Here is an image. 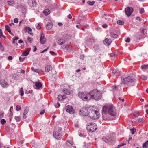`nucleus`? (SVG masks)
I'll return each mask as SVG.
<instances>
[{"instance_id":"obj_1","label":"nucleus","mask_w":148,"mask_h":148,"mask_svg":"<svg viewBox=\"0 0 148 148\" xmlns=\"http://www.w3.org/2000/svg\"><path fill=\"white\" fill-rule=\"evenodd\" d=\"M108 108L106 106H104L102 110V116L103 119H106V115L108 113L110 115L112 116H114L116 113V110L113 106H110L108 107Z\"/></svg>"},{"instance_id":"obj_2","label":"nucleus","mask_w":148,"mask_h":148,"mask_svg":"<svg viewBox=\"0 0 148 148\" xmlns=\"http://www.w3.org/2000/svg\"><path fill=\"white\" fill-rule=\"evenodd\" d=\"M89 100L91 99L96 100H100L102 97L101 92L97 89H93L89 92Z\"/></svg>"},{"instance_id":"obj_3","label":"nucleus","mask_w":148,"mask_h":148,"mask_svg":"<svg viewBox=\"0 0 148 148\" xmlns=\"http://www.w3.org/2000/svg\"><path fill=\"white\" fill-rule=\"evenodd\" d=\"M122 82L124 84H128L130 86H132L134 85L135 79L131 76H128L122 79Z\"/></svg>"},{"instance_id":"obj_4","label":"nucleus","mask_w":148,"mask_h":148,"mask_svg":"<svg viewBox=\"0 0 148 148\" xmlns=\"http://www.w3.org/2000/svg\"><path fill=\"white\" fill-rule=\"evenodd\" d=\"M78 95L84 101H88L89 100V92H79Z\"/></svg>"},{"instance_id":"obj_5","label":"nucleus","mask_w":148,"mask_h":148,"mask_svg":"<svg viewBox=\"0 0 148 148\" xmlns=\"http://www.w3.org/2000/svg\"><path fill=\"white\" fill-rule=\"evenodd\" d=\"M91 111L89 112L90 113L88 116L91 118L93 119H97L100 117V114L97 111L91 108Z\"/></svg>"},{"instance_id":"obj_6","label":"nucleus","mask_w":148,"mask_h":148,"mask_svg":"<svg viewBox=\"0 0 148 148\" xmlns=\"http://www.w3.org/2000/svg\"><path fill=\"white\" fill-rule=\"evenodd\" d=\"M91 108L89 107H85L82 108L79 110V114L81 115L89 116V112L91 111Z\"/></svg>"},{"instance_id":"obj_7","label":"nucleus","mask_w":148,"mask_h":148,"mask_svg":"<svg viewBox=\"0 0 148 148\" xmlns=\"http://www.w3.org/2000/svg\"><path fill=\"white\" fill-rule=\"evenodd\" d=\"M97 128V126L95 123H89L86 127V129L90 132H93L95 131Z\"/></svg>"},{"instance_id":"obj_8","label":"nucleus","mask_w":148,"mask_h":148,"mask_svg":"<svg viewBox=\"0 0 148 148\" xmlns=\"http://www.w3.org/2000/svg\"><path fill=\"white\" fill-rule=\"evenodd\" d=\"M125 13L127 16H130L133 11V9L131 7H127L125 10Z\"/></svg>"},{"instance_id":"obj_9","label":"nucleus","mask_w":148,"mask_h":148,"mask_svg":"<svg viewBox=\"0 0 148 148\" xmlns=\"http://www.w3.org/2000/svg\"><path fill=\"white\" fill-rule=\"evenodd\" d=\"M65 110L67 112L71 114H73L75 112V110L73 107L69 105H68L66 107Z\"/></svg>"},{"instance_id":"obj_10","label":"nucleus","mask_w":148,"mask_h":148,"mask_svg":"<svg viewBox=\"0 0 148 148\" xmlns=\"http://www.w3.org/2000/svg\"><path fill=\"white\" fill-rule=\"evenodd\" d=\"M112 88L114 94H115L119 93L121 89V86L119 85L113 86Z\"/></svg>"},{"instance_id":"obj_11","label":"nucleus","mask_w":148,"mask_h":148,"mask_svg":"<svg viewBox=\"0 0 148 148\" xmlns=\"http://www.w3.org/2000/svg\"><path fill=\"white\" fill-rule=\"evenodd\" d=\"M0 84L3 88H7L9 85L8 83L4 79H1L0 80Z\"/></svg>"},{"instance_id":"obj_12","label":"nucleus","mask_w":148,"mask_h":148,"mask_svg":"<svg viewBox=\"0 0 148 148\" xmlns=\"http://www.w3.org/2000/svg\"><path fill=\"white\" fill-rule=\"evenodd\" d=\"M53 27V24L51 21L50 20H49L48 23L46 25V28L48 30L51 29Z\"/></svg>"},{"instance_id":"obj_13","label":"nucleus","mask_w":148,"mask_h":148,"mask_svg":"<svg viewBox=\"0 0 148 148\" xmlns=\"http://www.w3.org/2000/svg\"><path fill=\"white\" fill-rule=\"evenodd\" d=\"M35 84V86H36L35 88L37 89H40L42 88V84L40 82H34Z\"/></svg>"},{"instance_id":"obj_14","label":"nucleus","mask_w":148,"mask_h":148,"mask_svg":"<svg viewBox=\"0 0 148 148\" xmlns=\"http://www.w3.org/2000/svg\"><path fill=\"white\" fill-rule=\"evenodd\" d=\"M112 42L111 40L110 39H109L106 38L103 41L104 44L108 46Z\"/></svg>"},{"instance_id":"obj_15","label":"nucleus","mask_w":148,"mask_h":148,"mask_svg":"<svg viewBox=\"0 0 148 148\" xmlns=\"http://www.w3.org/2000/svg\"><path fill=\"white\" fill-rule=\"evenodd\" d=\"M66 40L65 38H62L58 40L57 43L59 45H62L65 43Z\"/></svg>"},{"instance_id":"obj_16","label":"nucleus","mask_w":148,"mask_h":148,"mask_svg":"<svg viewBox=\"0 0 148 148\" xmlns=\"http://www.w3.org/2000/svg\"><path fill=\"white\" fill-rule=\"evenodd\" d=\"M54 136L57 139H60L62 137V136L58 132H55L53 133Z\"/></svg>"},{"instance_id":"obj_17","label":"nucleus","mask_w":148,"mask_h":148,"mask_svg":"<svg viewBox=\"0 0 148 148\" xmlns=\"http://www.w3.org/2000/svg\"><path fill=\"white\" fill-rule=\"evenodd\" d=\"M46 41V38L42 35H41L40 38V43L42 44H44Z\"/></svg>"},{"instance_id":"obj_18","label":"nucleus","mask_w":148,"mask_h":148,"mask_svg":"<svg viewBox=\"0 0 148 148\" xmlns=\"http://www.w3.org/2000/svg\"><path fill=\"white\" fill-rule=\"evenodd\" d=\"M35 0H29V4L31 7H33L36 5Z\"/></svg>"},{"instance_id":"obj_19","label":"nucleus","mask_w":148,"mask_h":148,"mask_svg":"<svg viewBox=\"0 0 148 148\" xmlns=\"http://www.w3.org/2000/svg\"><path fill=\"white\" fill-rule=\"evenodd\" d=\"M52 69V66L50 65H47L45 67V71L46 72H48Z\"/></svg>"},{"instance_id":"obj_20","label":"nucleus","mask_w":148,"mask_h":148,"mask_svg":"<svg viewBox=\"0 0 148 148\" xmlns=\"http://www.w3.org/2000/svg\"><path fill=\"white\" fill-rule=\"evenodd\" d=\"M30 49V48H28L25 51H24L22 54V56H26L28 55L29 53Z\"/></svg>"},{"instance_id":"obj_21","label":"nucleus","mask_w":148,"mask_h":148,"mask_svg":"<svg viewBox=\"0 0 148 148\" xmlns=\"http://www.w3.org/2000/svg\"><path fill=\"white\" fill-rule=\"evenodd\" d=\"M31 69L32 71L37 73H39L41 71V70L38 69H35L33 67H32Z\"/></svg>"},{"instance_id":"obj_22","label":"nucleus","mask_w":148,"mask_h":148,"mask_svg":"<svg viewBox=\"0 0 148 148\" xmlns=\"http://www.w3.org/2000/svg\"><path fill=\"white\" fill-rule=\"evenodd\" d=\"M28 112V109H25L24 111V113L23 114V117L24 119H25L27 117L26 115L27 114Z\"/></svg>"},{"instance_id":"obj_23","label":"nucleus","mask_w":148,"mask_h":148,"mask_svg":"<svg viewBox=\"0 0 148 148\" xmlns=\"http://www.w3.org/2000/svg\"><path fill=\"white\" fill-rule=\"evenodd\" d=\"M95 42V41L93 39H90L86 41V43L87 44H88V43L91 44L94 43Z\"/></svg>"},{"instance_id":"obj_24","label":"nucleus","mask_w":148,"mask_h":148,"mask_svg":"<svg viewBox=\"0 0 148 148\" xmlns=\"http://www.w3.org/2000/svg\"><path fill=\"white\" fill-rule=\"evenodd\" d=\"M43 12L46 15H47L50 13V11L49 9H47L45 10Z\"/></svg>"},{"instance_id":"obj_25","label":"nucleus","mask_w":148,"mask_h":148,"mask_svg":"<svg viewBox=\"0 0 148 148\" xmlns=\"http://www.w3.org/2000/svg\"><path fill=\"white\" fill-rule=\"evenodd\" d=\"M63 91L65 94H66L69 95L71 93V92L70 91V90L66 89H63Z\"/></svg>"},{"instance_id":"obj_26","label":"nucleus","mask_w":148,"mask_h":148,"mask_svg":"<svg viewBox=\"0 0 148 148\" xmlns=\"http://www.w3.org/2000/svg\"><path fill=\"white\" fill-rule=\"evenodd\" d=\"M5 28L6 30L9 32V33L12 35L11 33V29L9 26L8 25H6L5 26Z\"/></svg>"},{"instance_id":"obj_27","label":"nucleus","mask_w":148,"mask_h":148,"mask_svg":"<svg viewBox=\"0 0 148 148\" xmlns=\"http://www.w3.org/2000/svg\"><path fill=\"white\" fill-rule=\"evenodd\" d=\"M117 23L119 25H123L124 23V22L122 20H118L117 21Z\"/></svg>"},{"instance_id":"obj_28","label":"nucleus","mask_w":148,"mask_h":148,"mask_svg":"<svg viewBox=\"0 0 148 148\" xmlns=\"http://www.w3.org/2000/svg\"><path fill=\"white\" fill-rule=\"evenodd\" d=\"M110 36L114 38H116L118 37L117 35L116 34H115L112 33H110Z\"/></svg>"},{"instance_id":"obj_29","label":"nucleus","mask_w":148,"mask_h":148,"mask_svg":"<svg viewBox=\"0 0 148 148\" xmlns=\"http://www.w3.org/2000/svg\"><path fill=\"white\" fill-rule=\"evenodd\" d=\"M141 68L142 69H148V64H144L143 65L141 66Z\"/></svg>"},{"instance_id":"obj_30","label":"nucleus","mask_w":148,"mask_h":148,"mask_svg":"<svg viewBox=\"0 0 148 148\" xmlns=\"http://www.w3.org/2000/svg\"><path fill=\"white\" fill-rule=\"evenodd\" d=\"M8 3L10 6L13 5L14 4V1H8Z\"/></svg>"},{"instance_id":"obj_31","label":"nucleus","mask_w":148,"mask_h":148,"mask_svg":"<svg viewBox=\"0 0 148 148\" xmlns=\"http://www.w3.org/2000/svg\"><path fill=\"white\" fill-rule=\"evenodd\" d=\"M95 3V2L94 1H92V2L90 1H88L87 2L88 4L91 6L93 5Z\"/></svg>"},{"instance_id":"obj_32","label":"nucleus","mask_w":148,"mask_h":148,"mask_svg":"<svg viewBox=\"0 0 148 148\" xmlns=\"http://www.w3.org/2000/svg\"><path fill=\"white\" fill-rule=\"evenodd\" d=\"M147 77L144 75H142L141 76V78L144 80H146L147 79Z\"/></svg>"},{"instance_id":"obj_33","label":"nucleus","mask_w":148,"mask_h":148,"mask_svg":"<svg viewBox=\"0 0 148 148\" xmlns=\"http://www.w3.org/2000/svg\"><path fill=\"white\" fill-rule=\"evenodd\" d=\"M1 37L5 38V36L2 33V30L0 28V38H1Z\"/></svg>"},{"instance_id":"obj_34","label":"nucleus","mask_w":148,"mask_h":148,"mask_svg":"<svg viewBox=\"0 0 148 148\" xmlns=\"http://www.w3.org/2000/svg\"><path fill=\"white\" fill-rule=\"evenodd\" d=\"M111 57H112L111 59L112 60H114L115 59V58L116 57L117 55H116L115 54H113L111 55Z\"/></svg>"},{"instance_id":"obj_35","label":"nucleus","mask_w":148,"mask_h":148,"mask_svg":"<svg viewBox=\"0 0 148 148\" xmlns=\"http://www.w3.org/2000/svg\"><path fill=\"white\" fill-rule=\"evenodd\" d=\"M24 29L25 30H26V31L28 30L29 31H30V32H31L32 31V30L30 28L28 27H27V26L25 27Z\"/></svg>"},{"instance_id":"obj_36","label":"nucleus","mask_w":148,"mask_h":148,"mask_svg":"<svg viewBox=\"0 0 148 148\" xmlns=\"http://www.w3.org/2000/svg\"><path fill=\"white\" fill-rule=\"evenodd\" d=\"M20 92V95L21 96H23L24 95V91L23 90V88H21L19 90Z\"/></svg>"},{"instance_id":"obj_37","label":"nucleus","mask_w":148,"mask_h":148,"mask_svg":"<svg viewBox=\"0 0 148 148\" xmlns=\"http://www.w3.org/2000/svg\"><path fill=\"white\" fill-rule=\"evenodd\" d=\"M118 73V71L116 69H114L112 73L114 75H116V74Z\"/></svg>"},{"instance_id":"obj_38","label":"nucleus","mask_w":148,"mask_h":148,"mask_svg":"<svg viewBox=\"0 0 148 148\" xmlns=\"http://www.w3.org/2000/svg\"><path fill=\"white\" fill-rule=\"evenodd\" d=\"M64 96H62V95H59L58 97V100L59 101H60L62 100V99H63V98Z\"/></svg>"},{"instance_id":"obj_39","label":"nucleus","mask_w":148,"mask_h":148,"mask_svg":"<svg viewBox=\"0 0 148 148\" xmlns=\"http://www.w3.org/2000/svg\"><path fill=\"white\" fill-rule=\"evenodd\" d=\"M130 130L132 132V134H133L134 133L135 131H136L135 129L134 128L131 129Z\"/></svg>"},{"instance_id":"obj_40","label":"nucleus","mask_w":148,"mask_h":148,"mask_svg":"<svg viewBox=\"0 0 148 148\" xmlns=\"http://www.w3.org/2000/svg\"><path fill=\"white\" fill-rule=\"evenodd\" d=\"M102 139L106 143H108L109 142L108 140L105 138H103Z\"/></svg>"},{"instance_id":"obj_41","label":"nucleus","mask_w":148,"mask_h":148,"mask_svg":"<svg viewBox=\"0 0 148 148\" xmlns=\"http://www.w3.org/2000/svg\"><path fill=\"white\" fill-rule=\"evenodd\" d=\"M15 119L17 122H19L20 121V118L19 116H15Z\"/></svg>"},{"instance_id":"obj_42","label":"nucleus","mask_w":148,"mask_h":148,"mask_svg":"<svg viewBox=\"0 0 148 148\" xmlns=\"http://www.w3.org/2000/svg\"><path fill=\"white\" fill-rule=\"evenodd\" d=\"M1 123L2 125H4L6 123V121L5 119H3L1 120Z\"/></svg>"},{"instance_id":"obj_43","label":"nucleus","mask_w":148,"mask_h":148,"mask_svg":"<svg viewBox=\"0 0 148 148\" xmlns=\"http://www.w3.org/2000/svg\"><path fill=\"white\" fill-rule=\"evenodd\" d=\"M0 48L1 50L2 51H4V47L3 45H2L1 43L0 42Z\"/></svg>"},{"instance_id":"obj_44","label":"nucleus","mask_w":148,"mask_h":148,"mask_svg":"<svg viewBox=\"0 0 148 148\" xmlns=\"http://www.w3.org/2000/svg\"><path fill=\"white\" fill-rule=\"evenodd\" d=\"M147 32V30L146 29H143L142 30V33L144 35L146 34Z\"/></svg>"},{"instance_id":"obj_45","label":"nucleus","mask_w":148,"mask_h":148,"mask_svg":"<svg viewBox=\"0 0 148 148\" xmlns=\"http://www.w3.org/2000/svg\"><path fill=\"white\" fill-rule=\"evenodd\" d=\"M21 108V107L19 105H17L16 107V110L17 111H19Z\"/></svg>"},{"instance_id":"obj_46","label":"nucleus","mask_w":148,"mask_h":148,"mask_svg":"<svg viewBox=\"0 0 148 148\" xmlns=\"http://www.w3.org/2000/svg\"><path fill=\"white\" fill-rule=\"evenodd\" d=\"M93 48L95 50H97L99 48V46L97 45H95L94 47H93Z\"/></svg>"},{"instance_id":"obj_47","label":"nucleus","mask_w":148,"mask_h":148,"mask_svg":"<svg viewBox=\"0 0 148 148\" xmlns=\"http://www.w3.org/2000/svg\"><path fill=\"white\" fill-rule=\"evenodd\" d=\"M141 35V34H140L139 36H137L136 37L137 38L140 40L141 38H144V36L143 37L142 35H141V36H140V35Z\"/></svg>"},{"instance_id":"obj_48","label":"nucleus","mask_w":148,"mask_h":148,"mask_svg":"<svg viewBox=\"0 0 148 148\" xmlns=\"http://www.w3.org/2000/svg\"><path fill=\"white\" fill-rule=\"evenodd\" d=\"M143 120V118H139L138 119V121L139 123H142Z\"/></svg>"},{"instance_id":"obj_49","label":"nucleus","mask_w":148,"mask_h":148,"mask_svg":"<svg viewBox=\"0 0 148 148\" xmlns=\"http://www.w3.org/2000/svg\"><path fill=\"white\" fill-rule=\"evenodd\" d=\"M25 57L24 58H22L21 57L19 58V60L21 62H23L25 59Z\"/></svg>"},{"instance_id":"obj_50","label":"nucleus","mask_w":148,"mask_h":148,"mask_svg":"<svg viewBox=\"0 0 148 148\" xmlns=\"http://www.w3.org/2000/svg\"><path fill=\"white\" fill-rule=\"evenodd\" d=\"M140 13L141 14H143L144 12V11L143 8H141L140 10Z\"/></svg>"},{"instance_id":"obj_51","label":"nucleus","mask_w":148,"mask_h":148,"mask_svg":"<svg viewBox=\"0 0 148 148\" xmlns=\"http://www.w3.org/2000/svg\"><path fill=\"white\" fill-rule=\"evenodd\" d=\"M148 144V140H147L143 144V147H145Z\"/></svg>"},{"instance_id":"obj_52","label":"nucleus","mask_w":148,"mask_h":148,"mask_svg":"<svg viewBox=\"0 0 148 148\" xmlns=\"http://www.w3.org/2000/svg\"><path fill=\"white\" fill-rule=\"evenodd\" d=\"M50 53L52 55H57V54L56 53L53 51H50Z\"/></svg>"},{"instance_id":"obj_53","label":"nucleus","mask_w":148,"mask_h":148,"mask_svg":"<svg viewBox=\"0 0 148 148\" xmlns=\"http://www.w3.org/2000/svg\"><path fill=\"white\" fill-rule=\"evenodd\" d=\"M14 21L15 23H17L18 22V18H15L14 20Z\"/></svg>"},{"instance_id":"obj_54","label":"nucleus","mask_w":148,"mask_h":148,"mask_svg":"<svg viewBox=\"0 0 148 148\" xmlns=\"http://www.w3.org/2000/svg\"><path fill=\"white\" fill-rule=\"evenodd\" d=\"M130 40V38L128 37L127 38L126 40H125V41L127 42H129Z\"/></svg>"},{"instance_id":"obj_55","label":"nucleus","mask_w":148,"mask_h":148,"mask_svg":"<svg viewBox=\"0 0 148 148\" xmlns=\"http://www.w3.org/2000/svg\"><path fill=\"white\" fill-rule=\"evenodd\" d=\"M45 112V110H42V111H40V113L41 115H42L44 114Z\"/></svg>"},{"instance_id":"obj_56","label":"nucleus","mask_w":148,"mask_h":148,"mask_svg":"<svg viewBox=\"0 0 148 148\" xmlns=\"http://www.w3.org/2000/svg\"><path fill=\"white\" fill-rule=\"evenodd\" d=\"M125 144H125V143H121V144L120 145H118V147H117V148H119L120 147L124 145Z\"/></svg>"},{"instance_id":"obj_57","label":"nucleus","mask_w":148,"mask_h":148,"mask_svg":"<svg viewBox=\"0 0 148 148\" xmlns=\"http://www.w3.org/2000/svg\"><path fill=\"white\" fill-rule=\"evenodd\" d=\"M67 17L69 19H71L72 18V17L70 14H69L67 16Z\"/></svg>"},{"instance_id":"obj_58","label":"nucleus","mask_w":148,"mask_h":148,"mask_svg":"<svg viewBox=\"0 0 148 148\" xmlns=\"http://www.w3.org/2000/svg\"><path fill=\"white\" fill-rule=\"evenodd\" d=\"M102 26L104 28H106L108 27L107 25L106 24L103 25Z\"/></svg>"},{"instance_id":"obj_59","label":"nucleus","mask_w":148,"mask_h":148,"mask_svg":"<svg viewBox=\"0 0 148 148\" xmlns=\"http://www.w3.org/2000/svg\"><path fill=\"white\" fill-rule=\"evenodd\" d=\"M134 116L135 117H137L138 116V114L136 112H134Z\"/></svg>"},{"instance_id":"obj_60","label":"nucleus","mask_w":148,"mask_h":148,"mask_svg":"<svg viewBox=\"0 0 148 148\" xmlns=\"http://www.w3.org/2000/svg\"><path fill=\"white\" fill-rule=\"evenodd\" d=\"M33 47L34 49L33 50V51L35 52L37 50V48H36V47L35 46H33Z\"/></svg>"},{"instance_id":"obj_61","label":"nucleus","mask_w":148,"mask_h":148,"mask_svg":"<svg viewBox=\"0 0 148 148\" xmlns=\"http://www.w3.org/2000/svg\"><path fill=\"white\" fill-rule=\"evenodd\" d=\"M84 55H82L80 56V58L81 59H84Z\"/></svg>"},{"instance_id":"obj_62","label":"nucleus","mask_w":148,"mask_h":148,"mask_svg":"<svg viewBox=\"0 0 148 148\" xmlns=\"http://www.w3.org/2000/svg\"><path fill=\"white\" fill-rule=\"evenodd\" d=\"M8 58L9 60H11L12 59V58L11 56H10L8 57Z\"/></svg>"},{"instance_id":"obj_63","label":"nucleus","mask_w":148,"mask_h":148,"mask_svg":"<svg viewBox=\"0 0 148 148\" xmlns=\"http://www.w3.org/2000/svg\"><path fill=\"white\" fill-rule=\"evenodd\" d=\"M18 42L19 43L21 44L23 42V41L21 40H20L18 41Z\"/></svg>"},{"instance_id":"obj_64","label":"nucleus","mask_w":148,"mask_h":148,"mask_svg":"<svg viewBox=\"0 0 148 148\" xmlns=\"http://www.w3.org/2000/svg\"><path fill=\"white\" fill-rule=\"evenodd\" d=\"M19 38L15 36L14 37V38L13 39L15 40H16L18 39Z\"/></svg>"}]
</instances>
